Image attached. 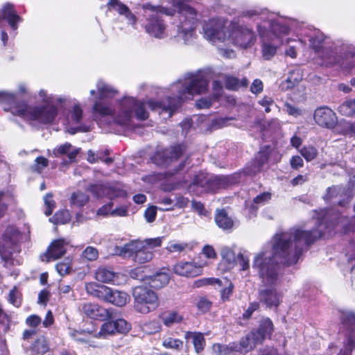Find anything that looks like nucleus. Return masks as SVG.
Wrapping results in <instances>:
<instances>
[{"label": "nucleus", "instance_id": "27", "mask_svg": "<svg viewBox=\"0 0 355 355\" xmlns=\"http://www.w3.org/2000/svg\"><path fill=\"white\" fill-rule=\"evenodd\" d=\"M67 243L64 239H58L51 243L45 254L46 261L55 260L66 253L65 245Z\"/></svg>", "mask_w": 355, "mask_h": 355}, {"label": "nucleus", "instance_id": "18", "mask_svg": "<svg viewBox=\"0 0 355 355\" xmlns=\"http://www.w3.org/2000/svg\"><path fill=\"white\" fill-rule=\"evenodd\" d=\"M184 145H176L166 149L162 153H158L155 155L154 159L157 164L169 165L173 162L177 160L185 152Z\"/></svg>", "mask_w": 355, "mask_h": 355}, {"label": "nucleus", "instance_id": "1", "mask_svg": "<svg viewBox=\"0 0 355 355\" xmlns=\"http://www.w3.org/2000/svg\"><path fill=\"white\" fill-rule=\"evenodd\" d=\"M322 226L321 223L318 229L311 230L295 227L276 234L272 239V252L261 251L253 260L252 268L261 281L259 285L279 286L284 272L276 259L288 266L297 263L303 251L325 234Z\"/></svg>", "mask_w": 355, "mask_h": 355}, {"label": "nucleus", "instance_id": "30", "mask_svg": "<svg viewBox=\"0 0 355 355\" xmlns=\"http://www.w3.org/2000/svg\"><path fill=\"white\" fill-rule=\"evenodd\" d=\"M111 288L101 284L90 283V295L108 302L111 299Z\"/></svg>", "mask_w": 355, "mask_h": 355}, {"label": "nucleus", "instance_id": "24", "mask_svg": "<svg viewBox=\"0 0 355 355\" xmlns=\"http://www.w3.org/2000/svg\"><path fill=\"white\" fill-rule=\"evenodd\" d=\"M107 8L110 10H114L120 15H123L128 20V23L135 25L137 22L136 16L131 12L129 8L119 0H109Z\"/></svg>", "mask_w": 355, "mask_h": 355}, {"label": "nucleus", "instance_id": "5", "mask_svg": "<svg viewBox=\"0 0 355 355\" xmlns=\"http://www.w3.org/2000/svg\"><path fill=\"white\" fill-rule=\"evenodd\" d=\"M242 16L254 20H259L258 24L262 26V31L270 36L274 40H278L280 43V38L288 34L290 30L301 29L303 24L291 20L288 23L280 20H268V12L266 10L261 9H250L243 12Z\"/></svg>", "mask_w": 355, "mask_h": 355}, {"label": "nucleus", "instance_id": "28", "mask_svg": "<svg viewBox=\"0 0 355 355\" xmlns=\"http://www.w3.org/2000/svg\"><path fill=\"white\" fill-rule=\"evenodd\" d=\"M256 336V339L261 343L267 337H270L273 331V323L268 318H262L257 329L252 331Z\"/></svg>", "mask_w": 355, "mask_h": 355}, {"label": "nucleus", "instance_id": "41", "mask_svg": "<svg viewBox=\"0 0 355 355\" xmlns=\"http://www.w3.org/2000/svg\"><path fill=\"white\" fill-rule=\"evenodd\" d=\"M309 37L310 46L317 52L321 49L324 43L327 44L325 41L327 37L319 31H315Z\"/></svg>", "mask_w": 355, "mask_h": 355}, {"label": "nucleus", "instance_id": "3", "mask_svg": "<svg viewBox=\"0 0 355 355\" xmlns=\"http://www.w3.org/2000/svg\"><path fill=\"white\" fill-rule=\"evenodd\" d=\"M209 81V74L205 71L187 73L182 79L171 85L173 96H168L162 101L149 100L147 105L151 110L159 114H166L167 117H171L184 101L195 94L205 93L207 90Z\"/></svg>", "mask_w": 355, "mask_h": 355}, {"label": "nucleus", "instance_id": "62", "mask_svg": "<svg viewBox=\"0 0 355 355\" xmlns=\"http://www.w3.org/2000/svg\"><path fill=\"white\" fill-rule=\"evenodd\" d=\"M290 165L291 168L298 170L300 168L303 167L304 161L299 155H294L290 159Z\"/></svg>", "mask_w": 355, "mask_h": 355}, {"label": "nucleus", "instance_id": "42", "mask_svg": "<svg viewBox=\"0 0 355 355\" xmlns=\"http://www.w3.org/2000/svg\"><path fill=\"white\" fill-rule=\"evenodd\" d=\"M248 85V80L246 78L239 80L234 76H227L225 79V87L230 90H237L241 87H247Z\"/></svg>", "mask_w": 355, "mask_h": 355}, {"label": "nucleus", "instance_id": "33", "mask_svg": "<svg viewBox=\"0 0 355 355\" xmlns=\"http://www.w3.org/2000/svg\"><path fill=\"white\" fill-rule=\"evenodd\" d=\"M14 198L15 194L12 189H0V218L5 216L8 203L13 201Z\"/></svg>", "mask_w": 355, "mask_h": 355}, {"label": "nucleus", "instance_id": "45", "mask_svg": "<svg viewBox=\"0 0 355 355\" xmlns=\"http://www.w3.org/2000/svg\"><path fill=\"white\" fill-rule=\"evenodd\" d=\"M338 111L344 116H351L354 115L355 98L346 100L338 107Z\"/></svg>", "mask_w": 355, "mask_h": 355}, {"label": "nucleus", "instance_id": "53", "mask_svg": "<svg viewBox=\"0 0 355 355\" xmlns=\"http://www.w3.org/2000/svg\"><path fill=\"white\" fill-rule=\"evenodd\" d=\"M83 117V110L78 105H75L71 112L69 121L74 123H80Z\"/></svg>", "mask_w": 355, "mask_h": 355}, {"label": "nucleus", "instance_id": "20", "mask_svg": "<svg viewBox=\"0 0 355 355\" xmlns=\"http://www.w3.org/2000/svg\"><path fill=\"white\" fill-rule=\"evenodd\" d=\"M269 154V147L260 150L255 155L251 166L245 169V173L250 175H254L263 171L268 163Z\"/></svg>", "mask_w": 355, "mask_h": 355}, {"label": "nucleus", "instance_id": "55", "mask_svg": "<svg viewBox=\"0 0 355 355\" xmlns=\"http://www.w3.org/2000/svg\"><path fill=\"white\" fill-rule=\"evenodd\" d=\"M163 237H157L153 239H146L144 241H140L143 243L144 245L150 250H152L157 247H159L162 245Z\"/></svg>", "mask_w": 355, "mask_h": 355}, {"label": "nucleus", "instance_id": "6", "mask_svg": "<svg viewBox=\"0 0 355 355\" xmlns=\"http://www.w3.org/2000/svg\"><path fill=\"white\" fill-rule=\"evenodd\" d=\"M174 8L178 9L180 26H178L176 37L178 40H183L184 44H189L194 35V25L198 20V12L185 4V0H166Z\"/></svg>", "mask_w": 355, "mask_h": 355}, {"label": "nucleus", "instance_id": "61", "mask_svg": "<svg viewBox=\"0 0 355 355\" xmlns=\"http://www.w3.org/2000/svg\"><path fill=\"white\" fill-rule=\"evenodd\" d=\"M157 215V207L152 206L146 209L144 217L148 223H152L155 220Z\"/></svg>", "mask_w": 355, "mask_h": 355}, {"label": "nucleus", "instance_id": "26", "mask_svg": "<svg viewBox=\"0 0 355 355\" xmlns=\"http://www.w3.org/2000/svg\"><path fill=\"white\" fill-rule=\"evenodd\" d=\"M257 31L259 32V34L260 37L262 38L263 40V45H262V54L263 57L266 60H270L272 57L275 55L277 51V46L278 43H273L270 44V42H273L274 40L267 34H266L262 31V26L261 24H258L257 26Z\"/></svg>", "mask_w": 355, "mask_h": 355}, {"label": "nucleus", "instance_id": "44", "mask_svg": "<svg viewBox=\"0 0 355 355\" xmlns=\"http://www.w3.org/2000/svg\"><path fill=\"white\" fill-rule=\"evenodd\" d=\"M271 198V193L270 192H263L258 196H257L253 199L254 205H251L250 208V211L253 214H256V212L258 209L259 205H263L267 202H268Z\"/></svg>", "mask_w": 355, "mask_h": 355}, {"label": "nucleus", "instance_id": "37", "mask_svg": "<svg viewBox=\"0 0 355 355\" xmlns=\"http://www.w3.org/2000/svg\"><path fill=\"white\" fill-rule=\"evenodd\" d=\"M187 340L191 338L195 351L199 354L204 350L205 346V339L202 333L187 331L185 334Z\"/></svg>", "mask_w": 355, "mask_h": 355}, {"label": "nucleus", "instance_id": "9", "mask_svg": "<svg viewBox=\"0 0 355 355\" xmlns=\"http://www.w3.org/2000/svg\"><path fill=\"white\" fill-rule=\"evenodd\" d=\"M233 182L231 176L200 173L195 175L189 189L199 196L204 193H214L218 189H225Z\"/></svg>", "mask_w": 355, "mask_h": 355}, {"label": "nucleus", "instance_id": "38", "mask_svg": "<svg viewBox=\"0 0 355 355\" xmlns=\"http://www.w3.org/2000/svg\"><path fill=\"white\" fill-rule=\"evenodd\" d=\"M49 345L44 336L39 337L31 346V355H43L49 351Z\"/></svg>", "mask_w": 355, "mask_h": 355}, {"label": "nucleus", "instance_id": "60", "mask_svg": "<svg viewBox=\"0 0 355 355\" xmlns=\"http://www.w3.org/2000/svg\"><path fill=\"white\" fill-rule=\"evenodd\" d=\"M55 268L60 275L63 276L68 274L71 270V259H66L64 261L58 263Z\"/></svg>", "mask_w": 355, "mask_h": 355}, {"label": "nucleus", "instance_id": "39", "mask_svg": "<svg viewBox=\"0 0 355 355\" xmlns=\"http://www.w3.org/2000/svg\"><path fill=\"white\" fill-rule=\"evenodd\" d=\"M110 298L108 302L119 307L124 306L130 300L127 293L113 289H112Z\"/></svg>", "mask_w": 355, "mask_h": 355}, {"label": "nucleus", "instance_id": "64", "mask_svg": "<svg viewBox=\"0 0 355 355\" xmlns=\"http://www.w3.org/2000/svg\"><path fill=\"white\" fill-rule=\"evenodd\" d=\"M259 104L264 107L265 112L268 113L270 112V106L275 104L273 99L269 96H264L259 101Z\"/></svg>", "mask_w": 355, "mask_h": 355}, {"label": "nucleus", "instance_id": "57", "mask_svg": "<svg viewBox=\"0 0 355 355\" xmlns=\"http://www.w3.org/2000/svg\"><path fill=\"white\" fill-rule=\"evenodd\" d=\"M49 165V160L44 157H37L35 163L32 166L33 170L37 171V173H41L44 168H46Z\"/></svg>", "mask_w": 355, "mask_h": 355}, {"label": "nucleus", "instance_id": "19", "mask_svg": "<svg viewBox=\"0 0 355 355\" xmlns=\"http://www.w3.org/2000/svg\"><path fill=\"white\" fill-rule=\"evenodd\" d=\"M313 118L318 125L327 128H334L338 122L336 113L327 107L317 108L314 112Z\"/></svg>", "mask_w": 355, "mask_h": 355}, {"label": "nucleus", "instance_id": "17", "mask_svg": "<svg viewBox=\"0 0 355 355\" xmlns=\"http://www.w3.org/2000/svg\"><path fill=\"white\" fill-rule=\"evenodd\" d=\"M278 286L259 285L258 288L259 302L267 307H277L279 304V294L277 292Z\"/></svg>", "mask_w": 355, "mask_h": 355}, {"label": "nucleus", "instance_id": "50", "mask_svg": "<svg viewBox=\"0 0 355 355\" xmlns=\"http://www.w3.org/2000/svg\"><path fill=\"white\" fill-rule=\"evenodd\" d=\"M302 156L306 160L311 162L315 159L318 155L317 148L313 146H305L300 150Z\"/></svg>", "mask_w": 355, "mask_h": 355}, {"label": "nucleus", "instance_id": "11", "mask_svg": "<svg viewBox=\"0 0 355 355\" xmlns=\"http://www.w3.org/2000/svg\"><path fill=\"white\" fill-rule=\"evenodd\" d=\"M134 307L141 313H148L155 310L159 306L157 294L146 286H136L132 291Z\"/></svg>", "mask_w": 355, "mask_h": 355}, {"label": "nucleus", "instance_id": "12", "mask_svg": "<svg viewBox=\"0 0 355 355\" xmlns=\"http://www.w3.org/2000/svg\"><path fill=\"white\" fill-rule=\"evenodd\" d=\"M19 239V232L13 226L8 227L0 237V256L5 264L12 253L17 250Z\"/></svg>", "mask_w": 355, "mask_h": 355}, {"label": "nucleus", "instance_id": "58", "mask_svg": "<svg viewBox=\"0 0 355 355\" xmlns=\"http://www.w3.org/2000/svg\"><path fill=\"white\" fill-rule=\"evenodd\" d=\"M211 302L205 297H200L196 302V306L201 313H206L209 311Z\"/></svg>", "mask_w": 355, "mask_h": 355}, {"label": "nucleus", "instance_id": "47", "mask_svg": "<svg viewBox=\"0 0 355 355\" xmlns=\"http://www.w3.org/2000/svg\"><path fill=\"white\" fill-rule=\"evenodd\" d=\"M223 260L227 263L229 268H232L236 263V257L234 251L228 247H224L221 250Z\"/></svg>", "mask_w": 355, "mask_h": 355}, {"label": "nucleus", "instance_id": "40", "mask_svg": "<svg viewBox=\"0 0 355 355\" xmlns=\"http://www.w3.org/2000/svg\"><path fill=\"white\" fill-rule=\"evenodd\" d=\"M148 284L151 287L159 289L168 283L169 276L166 272H157L148 277Z\"/></svg>", "mask_w": 355, "mask_h": 355}, {"label": "nucleus", "instance_id": "4", "mask_svg": "<svg viewBox=\"0 0 355 355\" xmlns=\"http://www.w3.org/2000/svg\"><path fill=\"white\" fill-rule=\"evenodd\" d=\"M97 93L100 99L93 106L95 120L108 125L112 123L121 126L126 125L130 120V110L134 105V98H123L113 106L105 99L114 97L117 92L102 81L97 83Z\"/></svg>", "mask_w": 355, "mask_h": 355}, {"label": "nucleus", "instance_id": "16", "mask_svg": "<svg viewBox=\"0 0 355 355\" xmlns=\"http://www.w3.org/2000/svg\"><path fill=\"white\" fill-rule=\"evenodd\" d=\"M90 192L97 198L105 196L110 199L125 198L127 196L126 191L118 184L90 185Z\"/></svg>", "mask_w": 355, "mask_h": 355}, {"label": "nucleus", "instance_id": "14", "mask_svg": "<svg viewBox=\"0 0 355 355\" xmlns=\"http://www.w3.org/2000/svg\"><path fill=\"white\" fill-rule=\"evenodd\" d=\"M230 39L234 45L243 49L252 46L255 42V35L251 28L239 24H232Z\"/></svg>", "mask_w": 355, "mask_h": 355}, {"label": "nucleus", "instance_id": "15", "mask_svg": "<svg viewBox=\"0 0 355 355\" xmlns=\"http://www.w3.org/2000/svg\"><path fill=\"white\" fill-rule=\"evenodd\" d=\"M324 199L331 204L345 207L349 204L352 196L346 188L337 185L327 189Z\"/></svg>", "mask_w": 355, "mask_h": 355}, {"label": "nucleus", "instance_id": "10", "mask_svg": "<svg viewBox=\"0 0 355 355\" xmlns=\"http://www.w3.org/2000/svg\"><path fill=\"white\" fill-rule=\"evenodd\" d=\"M114 254L123 257H131L133 261L138 264L147 263L153 258V252L147 249L140 240H133L123 246H116Z\"/></svg>", "mask_w": 355, "mask_h": 355}, {"label": "nucleus", "instance_id": "52", "mask_svg": "<svg viewBox=\"0 0 355 355\" xmlns=\"http://www.w3.org/2000/svg\"><path fill=\"white\" fill-rule=\"evenodd\" d=\"M119 313L116 311V318H114L113 322L116 326V331L119 333H126L130 329V324L126 320L118 318Z\"/></svg>", "mask_w": 355, "mask_h": 355}, {"label": "nucleus", "instance_id": "48", "mask_svg": "<svg viewBox=\"0 0 355 355\" xmlns=\"http://www.w3.org/2000/svg\"><path fill=\"white\" fill-rule=\"evenodd\" d=\"M116 332V326L113 320L112 322H105L101 325V330L95 334L96 337L105 338L109 336L113 335Z\"/></svg>", "mask_w": 355, "mask_h": 355}, {"label": "nucleus", "instance_id": "63", "mask_svg": "<svg viewBox=\"0 0 355 355\" xmlns=\"http://www.w3.org/2000/svg\"><path fill=\"white\" fill-rule=\"evenodd\" d=\"M8 300L12 304H13L16 307L20 306L21 301L18 296V291L15 288H13L11 291H10L8 295Z\"/></svg>", "mask_w": 355, "mask_h": 355}, {"label": "nucleus", "instance_id": "46", "mask_svg": "<svg viewBox=\"0 0 355 355\" xmlns=\"http://www.w3.org/2000/svg\"><path fill=\"white\" fill-rule=\"evenodd\" d=\"M109 154V150H105L103 152H98L96 154L90 150V163L101 161L107 165H110L113 162V159L110 157H106Z\"/></svg>", "mask_w": 355, "mask_h": 355}, {"label": "nucleus", "instance_id": "36", "mask_svg": "<svg viewBox=\"0 0 355 355\" xmlns=\"http://www.w3.org/2000/svg\"><path fill=\"white\" fill-rule=\"evenodd\" d=\"M118 276L119 274L104 268H98L94 275L95 279L98 282L113 284H115Z\"/></svg>", "mask_w": 355, "mask_h": 355}, {"label": "nucleus", "instance_id": "51", "mask_svg": "<svg viewBox=\"0 0 355 355\" xmlns=\"http://www.w3.org/2000/svg\"><path fill=\"white\" fill-rule=\"evenodd\" d=\"M182 319V315H179L177 312L172 311L162 317V322L166 326L171 327L175 323L180 322Z\"/></svg>", "mask_w": 355, "mask_h": 355}, {"label": "nucleus", "instance_id": "29", "mask_svg": "<svg viewBox=\"0 0 355 355\" xmlns=\"http://www.w3.org/2000/svg\"><path fill=\"white\" fill-rule=\"evenodd\" d=\"M261 343L259 340L256 339V336L251 331L242 337L237 343L239 352L241 354L248 353L256 347L257 344Z\"/></svg>", "mask_w": 355, "mask_h": 355}, {"label": "nucleus", "instance_id": "7", "mask_svg": "<svg viewBox=\"0 0 355 355\" xmlns=\"http://www.w3.org/2000/svg\"><path fill=\"white\" fill-rule=\"evenodd\" d=\"M352 44L337 40L322 50V57L329 65L341 64L346 67H355V51Z\"/></svg>", "mask_w": 355, "mask_h": 355}, {"label": "nucleus", "instance_id": "22", "mask_svg": "<svg viewBox=\"0 0 355 355\" xmlns=\"http://www.w3.org/2000/svg\"><path fill=\"white\" fill-rule=\"evenodd\" d=\"M1 19L6 20L13 31L18 28V24L22 21V18L17 13L13 4L5 3L1 10Z\"/></svg>", "mask_w": 355, "mask_h": 355}, {"label": "nucleus", "instance_id": "21", "mask_svg": "<svg viewBox=\"0 0 355 355\" xmlns=\"http://www.w3.org/2000/svg\"><path fill=\"white\" fill-rule=\"evenodd\" d=\"M173 271L181 276L194 277L201 274L202 268L193 262L180 261L173 266Z\"/></svg>", "mask_w": 355, "mask_h": 355}, {"label": "nucleus", "instance_id": "59", "mask_svg": "<svg viewBox=\"0 0 355 355\" xmlns=\"http://www.w3.org/2000/svg\"><path fill=\"white\" fill-rule=\"evenodd\" d=\"M44 205L46 206V210L44 211L46 216H50L54 208L55 207V202L53 200V196L51 193H47L44 198Z\"/></svg>", "mask_w": 355, "mask_h": 355}, {"label": "nucleus", "instance_id": "25", "mask_svg": "<svg viewBox=\"0 0 355 355\" xmlns=\"http://www.w3.org/2000/svg\"><path fill=\"white\" fill-rule=\"evenodd\" d=\"M80 152V148L73 146L71 144L66 142L55 148L52 154L54 157H59L62 155H66L69 161L64 162V164H67L70 162H73L76 160V156Z\"/></svg>", "mask_w": 355, "mask_h": 355}, {"label": "nucleus", "instance_id": "49", "mask_svg": "<svg viewBox=\"0 0 355 355\" xmlns=\"http://www.w3.org/2000/svg\"><path fill=\"white\" fill-rule=\"evenodd\" d=\"M71 216L68 210H60L49 219L54 224H65L70 220Z\"/></svg>", "mask_w": 355, "mask_h": 355}, {"label": "nucleus", "instance_id": "8", "mask_svg": "<svg viewBox=\"0 0 355 355\" xmlns=\"http://www.w3.org/2000/svg\"><path fill=\"white\" fill-rule=\"evenodd\" d=\"M142 8L145 11L146 22L144 28L146 32L155 38H163L165 34L166 25L159 14L173 16L175 10L164 6H154L150 3L144 4Z\"/></svg>", "mask_w": 355, "mask_h": 355}, {"label": "nucleus", "instance_id": "54", "mask_svg": "<svg viewBox=\"0 0 355 355\" xmlns=\"http://www.w3.org/2000/svg\"><path fill=\"white\" fill-rule=\"evenodd\" d=\"M70 335L75 340L80 343H87L89 339V331L85 330H73Z\"/></svg>", "mask_w": 355, "mask_h": 355}, {"label": "nucleus", "instance_id": "13", "mask_svg": "<svg viewBox=\"0 0 355 355\" xmlns=\"http://www.w3.org/2000/svg\"><path fill=\"white\" fill-rule=\"evenodd\" d=\"M225 24L226 21L223 18H212L205 21L202 24L203 37L212 43L224 42L226 38Z\"/></svg>", "mask_w": 355, "mask_h": 355}, {"label": "nucleus", "instance_id": "34", "mask_svg": "<svg viewBox=\"0 0 355 355\" xmlns=\"http://www.w3.org/2000/svg\"><path fill=\"white\" fill-rule=\"evenodd\" d=\"M215 221L216 225L224 230L231 229L234 224L232 219L227 215V211L223 209L216 210Z\"/></svg>", "mask_w": 355, "mask_h": 355}, {"label": "nucleus", "instance_id": "23", "mask_svg": "<svg viewBox=\"0 0 355 355\" xmlns=\"http://www.w3.org/2000/svg\"><path fill=\"white\" fill-rule=\"evenodd\" d=\"M116 318V310L110 308L105 309L98 304H90V319L104 321L113 320Z\"/></svg>", "mask_w": 355, "mask_h": 355}, {"label": "nucleus", "instance_id": "56", "mask_svg": "<svg viewBox=\"0 0 355 355\" xmlns=\"http://www.w3.org/2000/svg\"><path fill=\"white\" fill-rule=\"evenodd\" d=\"M163 345L166 348L180 350L183 346V343L179 339L168 338L163 341Z\"/></svg>", "mask_w": 355, "mask_h": 355}, {"label": "nucleus", "instance_id": "2", "mask_svg": "<svg viewBox=\"0 0 355 355\" xmlns=\"http://www.w3.org/2000/svg\"><path fill=\"white\" fill-rule=\"evenodd\" d=\"M41 104L33 105L18 103L16 94L0 91V103L9 105L10 112L20 116L31 125L51 123L58 115V110L66 105L67 99L49 95L44 89L39 92Z\"/></svg>", "mask_w": 355, "mask_h": 355}, {"label": "nucleus", "instance_id": "31", "mask_svg": "<svg viewBox=\"0 0 355 355\" xmlns=\"http://www.w3.org/2000/svg\"><path fill=\"white\" fill-rule=\"evenodd\" d=\"M206 282L207 284H216L219 286H225V287L223 288L220 291L221 298L223 301L229 300L230 296L232 295L233 292L234 285L231 282H230L227 279L221 280L219 279L211 278L200 281V282Z\"/></svg>", "mask_w": 355, "mask_h": 355}, {"label": "nucleus", "instance_id": "35", "mask_svg": "<svg viewBox=\"0 0 355 355\" xmlns=\"http://www.w3.org/2000/svg\"><path fill=\"white\" fill-rule=\"evenodd\" d=\"M134 105L131 107L130 112V117L128 123L123 125L125 128H130L131 126V122L132 119V112L135 111L136 117L139 120H145L148 117V113L145 109L144 104L140 101H137L134 98Z\"/></svg>", "mask_w": 355, "mask_h": 355}, {"label": "nucleus", "instance_id": "32", "mask_svg": "<svg viewBox=\"0 0 355 355\" xmlns=\"http://www.w3.org/2000/svg\"><path fill=\"white\" fill-rule=\"evenodd\" d=\"M324 225L327 229H332L334 226L343 223L345 224L347 219L341 216L338 211H333V210H328L324 216Z\"/></svg>", "mask_w": 355, "mask_h": 355}, {"label": "nucleus", "instance_id": "43", "mask_svg": "<svg viewBox=\"0 0 355 355\" xmlns=\"http://www.w3.org/2000/svg\"><path fill=\"white\" fill-rule=\"evenodd\" d=\"M89 200V196L87 191L83 192L81 191H77L73 192L70 198V203L73 206L78 207L84 206Z\"/></svg>", "mask_w": 355, "mask_h": 355}]
</instances>
